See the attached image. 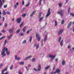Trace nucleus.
Here are the masks:
<instances>
[{"instance_id":"obj_63","label":"nucleus","mask_w":74,"mask_h":74,"mask_svg":"<svg viewBox=\"0 0 74 74\" xmlns=\"http://www.w3.org/2000/svg\"><path fill=\"white\" fill-rule=\"evenodd\" d=\"M34 69V70H35V71H37V70L36 69H35V68Z\"/></svg>"},{"instance_id":"obj_24","label":"nucleus","mask_w":74,"mask_h":74,"mask_svg":"<svg viewBox=\"0 0 74 74\" xmlns=\"http://www.w3.org/2000/svg\"><path fill=\"white\" fill-rule=\"evenodd\" d=\"M32 37L31 36L29 38V41L30 42H32Z\"/></svg>"},{"instance_id":"obj_33","label":"nucleus","mask_w":74,"mask_h":74,"mask_svg":"<svg viewBox=\"0 0 74 74\" xmlns=\"http://www.w3.org/2000/svg\"><path fill=\"white\" fill-rule=\"evenodd\" d=\"M13 69V65H12L10 67V70H12Z\"/></svg>"},{"instance_id":"obj_17","label":"nucleus","mask_w":74,"mask_h":74,"mask_svg":"<svg viewBox=\"0 0 74 74\" xmlns=\"http://www.w3.org/2000/svg\"><path fill=\"white\" fill-rule=\"evenodd\" d=\"M36 13V11H34L33 12H32V13L30 15V16L31 17L32 16H33L34 14L35 13Z\"/></svg>"},{"instance_id":"obj_46","label":"nucleus","mask_w":74,"mask_h":74,"mask_svg":"<svg viewBox=\"0 0 74 74\" xmlns=\"http://www.w3.org/2000/svg\"><path fill=\"white\" fill-rule=\"evenodd\" d=\"M32 62H34V61H35V59L34 58H33L32 59Z\"/></svg>"},{"instance_id":"obj_50","label":"nucleus","mask_w":74,"mask_h":74,"mask_svg":"<svg viewBox=\"0 0 74 74\" xmlns=\"http://www.w3.org/2000/svg\"><path fill=\"white\" fill-rule=\"evenodd\" d=\"M7 68H5L4 70V71H7Z\"/></svg>"},{"instance_id":"obj_19","label":"nucleus","mask_w":74,"mask_h":74,"mask_svg":"<svg viewBox=\"0 0 74 74\" xmlns=\"http://www.w3.org/2000/svg\"><path fill=\"white\" fill-rule=\"evenodd\" d=\"M61 39H62V38L61 37H60L58 38V42H60Z\"/></svg>"},{"instance_id":"obj_18","label":"nucleus","mask_w":74,"mask_h":74,"mask_svg":"<svg viewBox=\"0 0 74 74\" xmlns=\"http://www.w3.org/2000/svg\"><path fill=\"white\" fill-rule=\"evenodd\" d=\"M44 16L40 18L39 19V22H41V21H42V20L44 19Z\"/></svg>"},{"instance_id":"obj_51","label":"nucleus","mask_w":74,"mask_h":74,"mask_svg":"<svg viewBox=\"0 0 74 74\" xmlns=\"http://www.w3.org/2000/svg\"><path fill=\"white\" fill-rule=\"evenodd\" d=\"M41 13H40L39 14V18H40V16H41Z\"/></svg>"},{"instance_id":"obj_8","label":"nucleus","mask_w":74,"mask_h":74,"mask_svg":"<svg viewBox=\"0 0 74 74\" xmlns=\"http://www.w3.org/2000/svg\"><path fill=\"white\" fill-rule=\"evenodd\" d=\"M63 32V29H61L60 30V31L58 33V35L61 34Z\"/></svg>"},{"instance_id":"obj_42","label":"nucleus","mask_w":74,"mask_h":74,"mask_svg":"<svg viewBox=\"0 0 74 74\" xmlns=\"http://www.w3.org/2000/svg\"><path fill=\"white\" fill-rule=\"evenodd\" d=\"M23 22L22 23L20 26V27H21L23 25Z\"/></svg>"},{"instance_id":"obj_36","label":"nucleus","mask_w":74,"mask_h":74,"mask_svg":"<svg viewBox=\"0 0 74 74\" xmlns=\"http://www.w3.org/2000/svg\"><path fill=\"white\" fill-rule=\"evenodd\" d=\"M43 45H44V44H43V41L42 40L41 42V46L42 47V46H43Z\"/></svg>"},{"instance_id":"obj_52","label":"nucleus","mask_w":74,"mask_h":74,"mask_svg":"<svg viewBox=\"0 0 74 74\" xmlns=\"http://www.w3.org/2000/svg\"><path fill=\"white\" fill-rule=\"evenodd\" d=\"M7 14H8V15H10V12H7Z\"/></svg>"},{"instance_id":"obj_1","label":"nucleus","mask_w":74,"mask_h":74,"mask_svg":"<svg viewBox=\"0 0 74 74\" xmlns=\"http://www.w3.org/2000/svg\"><path fill=\"white\" fill-rule=\"evenodd\" d=\"M5 51H6V53L8 55H9L10 53V52L8 51V49L7 48H4L1 52V55H2V57H4V56H6V54L5 53Z\"/></svg>"},{"instance_id":"obj_37","label":"nucleus","mask_w":74,"mask_h":74,"mask_svg":"<svg viewBox=\"0 0 74 74\" xmlns=\"http://www.w3.org/2000/svg\"><path fill=\"white\" fill-rule=\"evenodd\" d=\"M50 10H51V9H50V8L49 9L48 11H47V13H49V12H50Z\"/></svg>"},{"instance_id":"obj_15","label":"nucleus","mask_w":74,"mask_h":74,"mask_svg":"<svg viewBox=\"0 0 74 74\" xmlns=\"http://www.w3.org/2000/svg\"><path fill=\"white\" fill-rule=\"evenodd\" d=\"M3 5V4L2 1H1V0H0V8L2 7Z\"/></svg>"},{"instance_id":"obj_7","label":"nucleus","mask_w":74,"mask_h":74,"mask_svg":"<svg viewBox=\"0 0 74 74\" xmlns=\"http://www.w3.org/2000/svg\"><path fill=\"white\" fill-rule=\"evenodd\" d=\"M21 18H18L17 19V23H21Z\"/></svg>"},{"instance_id":"obj_30","label":"nucleus","mask_w":74,"mask_h":74,"mask_svg":"<svg viewBox=\"0 0 74 74\" xmlns=\"http://www.w3.org/2000/svg\"><path fill=\"white\" fill-rule=\"evenodd\" d=\"M41 1H42V0H40L39 1V5H41Z\"/></svg>"},{"instance_id":"obj_34","label":"nucleus","mask_w":74,"mask_h":74,"mask_svg":"<svg viewBox=\"0 0 74 74\" xmlns=\"http://www.w3.org/2000/svg\"><path fill=\"white\" fill-rule=\"evenodd\" d=\"M70 7H69V8H68V13H69L70 12Z\"/></svg>"},{"instance_id":"obj_58","label":"nucleus","mask_w":74,"mask_h":74,"mask_svg":"<svg viewBox=\"0 0 74 74\" xmlns=\"http://www.w3.org/2000/svg\"><path fill=\"white\" fill-rule=\"evenodd\" d=\"M5 31L4 30H2V32L3 33H5Z\"/></svg>"},{"instance_id":"obj_60","label":"nucleus","mask_w":74,"mask_h":74,"mask_svg":"<svg viewBox=\"0 0 74 74\" xmlns=\"http://www.w3.org/2000/svg\"><path fill=\"white\" fill-rule=\"evenodd\" d=\"M19 4V3H18V2H17L16 3V5H18Z\"/></svg>"},{"instance_id":"obj_9","label":"nucleus","mask_w":74,"mask_h":74,"mask_svg":"<svg viewBox=\"0 0 74 74\" xmlns=\"http://www.w3.org/2000/svg\"><path fill=\"white\" fill-rule=\"evenodd\" d=\"M32 56H30L27 58H26L25 59H24L25 60H27V59H30V58H32Z\"/></svg>"},{"instance_id":"obj_3","label":"nucleus","mask_w":74,"mask_h":74,"mask_svg":"<svg viewBox=\"0 0 74 74\" xmlns=\"http://www.w3.org/2000/svg\"><path fill=\"white\" fill-rule=\"evenodd\" d=\"M64 12V10H61L60 12H58V14H60L61 16H63Z\"/></svg>"},{"instance_id":"obj_35","label":"nucleus","mask_w":74,"mask_h":74,"mask_svg":"<svg viewBox=\"0 0 74 74\" xmlns=\"http://www.w3.org/2000/svg\"><path fill=\"white\" fill-rule=\"evenodd\" d=\"M7 5H3V7L4 8H7Z\"/></svg>"},{"instance_id":"obj_16","label":"nucleus","mask_w":74,"mask_h":74,"mask_svg":"<svg viewBox=\"0 0 74 74\" xmlns=\"http://www.w3.org/2000/svg\"><path fill=\"white\" fill-rule=\"evenodd\" d=\"M13 30H14V28L10 29L9 30V33H12V32H13Z\"/></svg>"},{"instance_id":"obj_62","label":"nucleus","mask_w":74,"mask_h":74,"mask_svg":"<svg viewBox=\"0 0 74 74\" xmlns=\"http://www.w3.org/2000/svg\"><path fill=\"white\" fill-rule=\"evenodd\" d=\"M55 60H56V62H58V59H56Z\"/></svg>"},{"instance_id":"obj_38","label":"nucleus","mask_w":74,"mask_h":74,"mask_svg":"<svg viewBox=\"0 0 74 74\" xmlns=\"http://www.w3.org/2000/svg\"><path fill=\"white\" fill-rule=\"evenodd\" d=\"M64 20H62L61 22V25H62L64 23Z\"/></svg>"},{"instance_id":"obj_21","label":"nucleus","mask_w":74,"mask_h":74,"mask_svg":"<svg viewBox=\"0 0 74 74\" xmlns=\"http://www.w3.org/2000/svg\"><path fill=\"white\" fill-rule=\"evenodd\" d=\"M62 63V65H64V64H65V61L64 60H63Z\"/></svg>"},{"instance_id":"obj_47","label":"nucleus","mask_w":74,"mask_h":74,"mask_svg":"<svg viewBox=\"0 0 74 74\" xmlns=\"http://www.w3.org/2000/svg\"><path fill=\"white\" fill-rule=\"evenodd\" d=\"M7 25H8V24H7V23H5V27H7Z\"/></svg>"},{"instance_id":"obj_55","label":"nucleus","mask_w":74,"mask_h":74,"mask_svg":"<svg viewBox=\"0 0 74 74\" xmlns=\"http://www.w3.org/2000/svg\"><path fill=\"white\" fill-rule=\"evenodd\" d=\"M4 70H3L2 71V73L1 74H4Z\"/></svg>"},{"instance_id":"obj_44","label":"nucleus","mask_w":74,"mask_h":74,"mask_svg":"<svg viewBox=\"0 0 74 74\" xmlns=\"http://www.w3.org/2000/svg\"><path fill=\"white\" fill-rule=\"evenodd\" d=\"M70 15H71L72 16H74V14L73 13H71Z\"/></svg>"},{"instance_id":"obj_10","label":"nucleus","mask_w":74,"mask_h":74,"mask_svg":"<svg viewBox=\"0 0 74 74\" xmlns=\"http://www.w3.org/2000/svg\"><path fill=\"white\" fill-rule=\"evenodd\" d=\"M15 60H19L21 59V58L17 57V56H15Z\"/></svg>"},{"instance_id":"obj_53","label":"nucleus","mask_w":74,"mask_h":74,"mask_svg":"<svg viewBox=\"0 0 74 74\" xmlns=\"http://www.w3.org/2000/svg\"><path fill=\"white\" fill-rule=\"evenodd\" d=\"M17 8V6H16V5H14V8Z\"/></svg>"},{"instance_id":"obj_59","label":"nucleus","mask_w":74,"mask_h":74,"mask_svg":"<svg viewBox=\"0 0 74 74\" xmlns=\"http://www.w3.org/2000/svg\"><path fill=\"white\" fill-rule=\"evenodd\" d=\"M68 49L70 48V46H68Z\"/></svg>"},{"instance_id":"obj_23","label":"nucleus","mask_w":74,"mask_h":74,"mask_svg":"<svg viewBox=\"0 0 74 74\" xmlns=\"http://www.w3.org/2000/svg\"><path fill=\"white\" fill-rule=\"evenodd\" d=\"M63 40H62L61 42H60V45L61 46H62V45H63Z\"/></svg>"},{"instance_id":"obj_28","label":"nucleus","mask_w":74,"mask_h":74,"mask_svg":"<svg viewBox=\"0 0 74 74\" xmlns=\"http://www.w3.org/2000/svg\"><path fill=\"white\" fill-rule=\"evenodd\" d=\"M20 64H21V65H23V64H24V62H20L19 63Z\"/></svg>"},{"instance_id":"obj_4","label":"nucleus","mask_w":74,"mask_h":74,"mask_svg":"<svg viewBox=\"0 0 74 74\" xmlns=\"http://www.w3.org/2000/svg\"><path fill=\"white\" fill-rule=\"evenodd\" d=\"M56 73H60V70H59V69H56L55 72H51L50 74H56Z\"/></svg>"},{"instance_id":"obj_32","label":"nucleus","mask_w":74,"mask_h":74,"mask_svg":"<svg viewBox=\"0 0 74 74\" xmlns=\"http://www.w3.org/2000/svg\"><path fill=\"white\" fill-rule=\"evenodd\" d=\"M20 31V29H19L18 30H17L16 31V33H19Z\"/></svg>"},{"instance_id":"obj_40","label":"nucleus","mask_w":74,"mask_h":74,"mask_svg":"<svg viewBox=\"0 0 74 74\" xmlns=\"http://www.w3.org/2000/svg\"><path fill=\"white\" fill-rule=\"evenodd\" d=\"M29 4H30V3H28V4H27V5H26L25 6V7H27L28 6H29Z\"/></svg>"},{"instance_id":"obj_29","label":"nucleus","mask_w":74,"mask_h":74,"mask_svg":"<svg viewBox=\"0 0 74 74\" xmlns=\"http://www.w3.org/2000/svg\"><path fill=\"white\" fill-rule=\"evenodd\" d=\"M26 42V40H25L23 41V42H22V44H24Z\"/></svg>"},{"instance_id":"obj_26","label":"nucleus","mask_w":74,"mask_h":74,"mask_svg":"<svg viewBox=\"0 0 74 74\" xmlns=\"http://www.w3.org/2000/svg\"><path fill=\"white\" fill-rule=\"evenodd\" d=\"M23 35H24V34L23 33H21L19 34V36H22Z\"/></svg>"},{"instance_id":"obj_25","label":"nucleus","mask_w":74,"mask_h":74,"mask_svg":"<svg viewBox=\"0 0 74 74\" xmlns=\"http://www.w3.org/2000/svg\"><path fill=\"white\" fill-rule=\"evenodd\" d=\"M3 15H5L6 14V13H5V11H4V10L3 11Z\"/></svg>"},{"instance_id":"obj_54","label":"nucleus","mask_w":74,"mask_h":74,"mask_svg":"<svg viewBox=\"0 0 74 74\" xmlns=\"http://www.w3.org/2000/svg\"><path fill=\"white\" fill-rule=\"evenodd\" d=\"M1 67H3V64H1L0 65V68H1Z\"/></svg>"},{"instance_id":"obj_41","label":"nucleus","mask_w":74,"mask_h":74,"mask_svg":"<svg viewBox=\"0 0 74 74\" xmlns=\"http://www.w3.org/2000/svg\"><path fill=\"white\" fill-rule=\"evenodd\" d=\"M23 17H25L26 16V14H24L22 15Z\"/></svg>"},{"instance_id":"obj_14","label":"nucleus","mask_w":74,"mask_h":74,"mask_svg":"<svg viewBox=\"0 0 74 74\" xmlns=\"http://www.w3.org/2000/svg\"><path fill=\"white\" fill-rule=\"evenodd\" d=\"M50 15H51V12H49L47 14L45 17V18H48V17Z\"/></svg>"},{"instance_id":"obj_61","label":"nucleus","mask_w":74,"mask_h":74,"mask_svg":"<svg viewBox=\"0 0 74 74\" xmlns=\"http://www.w3.org/2000/svg\"><path fill=\"white\" fill-rule=\"evenodd\" d=\"M4 19H5L4 17H3V21H4Z\"/></svg>"},{"instance_id":"obj_6","label":"nucleus","mask_w":74,"mask_h":74,"mask_svg":"<svg viewBox=\"0 0 74 74\" xmlns=\"http://www.w3.org/2000/svg\"><path fill=\"white\" fill-rule=\"evenodd\" d=\"M71 23H72V22H71V21H70L69 23L67 26V29H69V28H70V26H71Z\"/></svg>"},{"instance_id":"obj_48","label":"nucleus","mask_w":74,"mask_h":74,"mask_svg":"<svg viewBox=\"0 0 74 74\" xmlns=\"http://www.w3.org/2000/svg\"><path fill=\"white\" fill-rule=\"evenodd\" d=\"M18 73L19 74H22V73L21 71H19L18 72Z\"/></svg>"},{"instance_id":"obj_45","label":"nucleus","mask_w":74,"mask_h":74,"mask_svg":"<svg viewBox=\"0 0 74 74\" xmlns=\"http://www.w3.org/2000/svg\"><path fill=\"white\" fill-rule=\"evenodd\" d=\"M24 4H25V2H24V1H23V2H22V5H24Z\"/></svg>"},{"instance_id":"obj_13","label":"nucleus","mask_w":74,"mask_h":74,"mask_svg":"<svg viewBox=\"0 0 74 74\" xmlns=\"http://www.w3.org/2000/svg\"><path fill=\"white\" fill-rule=\"evenodd\" d=\"M47 40V35H46L45 38L44 39V42H46V41Z\"/></svg>"},{"instance_id":"obj_49","label":"nucleus","mask_w":74,"mask_h":74,"mask_svg":"<svg viewBox=\"0 0 74 74\" xmlns=\"http://www.w3.org/2000/svg\"><path fill=\"white\" fill-rule=\"evenodd\" d=\"M59 7H62V4L61 3H60L59 4Z\"/></svg>"},{"instance_id":"obj_57","label":"nucleus","mask_w":74,"mask_h":74,"mask_svg":"<svg viewBox=\"0 0 74 74\" xmlns=\"http://www.w3.org/2000/svg\"><path fill=\"white\" fill-rule=\"evenodd\" d=\"M29 32H30V30H29L27 32V34H29Z\"/></svg>"},{"instance_id":"obj_64","label":"nucleus","mask_w":74,"mask_h":74,"mask_svg":"<svg viewBox=\"0 0 74 74\" xmlns=\"http://www.w3.org/2000/svg\"><path fill=\"white\" fill-rule=\"evenodd\" d=\"M3 3H4V0H3L2 1Z\"/></svg>"},{"instance_id":"obj_12","label":"nucleus","mask_w":74,"mask_h":74,"mask_svg":"<svg viewBox=\"0 0 74 74\" xmlns=\"http://www.w3.org/2000/svg\"><path fill=\"white\" fill-rule=\"evenodd\" d=\"M13 35L12 34H10V35L9 36L7 37V38H8V39H10L12 37Z\"/></svg>"},{"instance_id":"obj_20","label":"nucleus","mask_w":74,"mask_h":74,"mask_svg":"<svg viewBox=\"0 0 74 74\" xmlns=\"http://www.w3.org/2000/svg\"><path fill=\"white\" fill-rule=\"evenodd\" d=\"M26 27H25L23 29V32H25V30H26Z\"/></svg>"},{"instance_id":"obj_22","label":"nucleus","mask_w":74,"mask_h":74,"mask_svg":"<svg viewBox=\"0 0 74 74\" xmlns=\"http://www.w3.org/2000/svg\"><path fill=\"white\" fill-rule=\"evenodd\" d=\"M50 67V66H47L45 67V70H47V69H49Z\"/></svg>"},{"instance_id":"obj_2","label":"nucleus","mask_w":74,"mask_h":74,"mask_svg":"<svg viewBox=\"0 0 74 74\" xmlns=\"http://www.w3.org/2000/svg\"><path fill=\"white\" fill-rule=\"evenodd\" d=\"M49 58H51V59L50 60V61L52 62L54 59V58H55L56 56L55 55L53 56L52 55H49Z\"/></svg>"},{"instance_id":"obj_11","label":"nucleus","mask_w":74,"mask_h":74,"mask_svg":"<svg viewBox=\"0 0 74 74\" xmlns=\"http://www.w3.org/2000/svg\"><path fill=\"white\" fill-rule=\"evenodd\" d=\"M41 70V66L40 65H39V66H38V68L37 69V71H40Z\"/></svg>"},{"instance_id":"obj_27","label":"nucleus","mask_w":74,"mask_h":74,"mask_svg":"<svg viewBox=\"0 0 74 74\" xmlns=\"http://www.w3.org/2000/svg\"><path fill=\"white\" fill-rule=\"evenodd\" d=\"M57 25H58V23L57 22V21H55V26H57Z\"/></svg>"},{"instance_id":"obj_31","label":"nucleus","mask_w":74,"mask_h":74,"mask_svg":"<svg viewBox=\"0 0 74 74\" xmlns=\"http://www.w3.org/2000/svg\"><path fill=\"white\" fill-rule=\"evenodd\" d=\"M38 47H39V44L38 43L37 44V45L36 48V49H38Z\"/></svg>"},{"instance_id":"obj_43","label":"nucleus","mask_w":74,"mask_h":74,"mask_svg":"<svg viewBox=\"0 0 74 74\" xmlns=\"http://www.w3.org/2000/svg\"><path fill=\"white\" fill-rule=\"evenodd\" d=\"M7 43V40H5V42H4V45H5V44H6V43Z\"/></svg>"},{"instance_id":"obj_5","label":"nucleus","mask_w":74,"mask_h":74,"mask_svg":"<svg viewBox=\"0 0 74 74\" xmlns=\"http://www.w3.org/2000/svg\"><path fill=\"white\" fill-rule=\"evenodd\" d=\"M36 37L38 38V41H39L41 39V37L39 36L38 34H36Z\"/></svg>"},{"instance_id":"obj_39","label":"nucleus","mask_w":74,"mask_h":74,"mask_svg":"<svg viewBox=\"0 0 74 74\" xmlns=\"http://www.w3.org/2000/svg\"><path fill=\"white\" fill-rule=\"evenodd\" d=\"M5 36H3V37H2L1 38H0V40H2V39H3V38H5Z\"/></svg>"},{"instance_id":"obj_56","label":"nucleus","mask_w":74,"mask_h":74,"mask_svg":"<svg viewBox=\"0 0 74 74\" xmlns=\"http://www.w3.org/2000/svg\"><path fill=\"white\" fill-rule=\"evenodd\" d=\"M3 74H8V72L7 71L6 73H4Z\"/></svg>"}]
</instances>
